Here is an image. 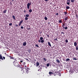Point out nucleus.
<instances>
[{
    "label": "nucleus",
    "instance_id": "f257e3e1",
    "mask_svg": "<svg viewBox=\"0 0 78 78\" xmlns=\"http://www.w3.org/2000/svg\"><path fill=\"white\" fill-rule=\"evenodd\" d=\"M13 63L14 66L17 67L18 69H21L22 72H23L22 73H24L25 71L23 70V68L22 66V65L20 64H19V63L17 62H16V61L13 62Z\"/></svg>",
    "mask_w": 78,
    "mask_h": 78
},
{
    "label": "nucleus",
    "instance_id": "f03ea898",
    "mask_svg": "<svg viewBox=\"0 0 78 78\" xmlns=\"http://www.w3.org/2000/svg\"><path fill=\"white\" fill-rule=\"evenodd\" d=\"M44 38L43 37H40V40H38V42L39 43H44V40H43Z\"/></svg>",
    "mask_w": 78,
    "mask_h": 78
},
{
    "label": "nucleus",
    "instance_id": "7ed1b4c3",
    "mask_svg": "<svg viewBox=\"0 0 78 78\" xmlns=\"http://www.w3.org/2000/svg\"><path fill=\"white\" fill-rule=\"evenodd\" d=\"M24 69H25L26 70V73H28V72H29V70H30V69L29 68H27V66H25L24 67Z\"/></svg>",
    "mask_w": 78,
    "mask_h": 78
},
{
    "label": "nucleus",
    "instance_id": "20e7f679",
    "mask_svg": "<svg viewBox=\"0 0 78 78\" xmlns=\"http://www.w3.org/2000/svg\"><path fill=\"white\" fill-rule=\"evenodd\" d=\"M64 25H65V23H64L63 25L62 26V27H63V29H65V30H67V29L68 28L67 27V26H66V27H65Z\"/></svg>",
    "mask_w": 78,
    "mask_h": 78
},
{
    "label": "nucleus",
    "instance_id": "39448f33",
    "mask_svg": "<svg viewBox=\"0 0 78 78\" xmlns=\"http://www.w3.org/2000/svg\"><path fill=\"white\" fill-rule=\"evenodd\" d=\"M31 5V3H28L27 4V9H30V7Z\"/></svg>",
    "mask_w": 78,
    "mask_h": 78
},
{
    "label": "nucleus",
    "instance_id": "423d86ee",
    "mask_svg": "<svg viewBox=\"0 0 78 78\" xmlns=\"http://www.w3.org/2000/svg\"><path fill=\"white\" fill-rule=\"evenodd\" d=\"M36 66H39L40 65V64L39 63V62H38V61H37V62H36Z\"/></svg>",
    "mask_w": 78,
    "mask_h": 78
},
{
    "label": "nucleus",
    "instance_id": "0eeeda50",
    "mask_svg": "<svg viewBox=\"0 0 78 78\" xmlns=\"http://www.w3.org/2000/svg\"><path fill=\"white\" fill-rule=\"evenodd\" d=\"M0 59H2V60H3V57H2V56L1 55V54H0Z\"/></svg>",
    "mask_w": 78,
    "mask_h": 78
},
{
    "label": "nucleus",
    "instance_id": "6e6552de",
    "mask_svg": "<svg viewBox=\"0 0 78 78\" xmlns=\"http://www.w3.org/2000/svg\"><path fill=\"white\" fill-rule=\"evenodd\" d=\"M48 45L50 46V47H51V44L50 43V42H48Z\"/></svg>",
    "mask_w": 78,
    "mask_h": 78
},
{
    "label": "nucleus",
    "instance_id": "1a4fd4ad",
    "mask_svg": "<svg viewBox=\"0 0 78 78\" xmlns=\"http://www.w3.org/2000/svg\"><path fill=\"white\" fill-rule=\"evenodd\" d=\"M27 45V42H24L23 44V46H25V45Z\"/></svg>",
    "mask_w": 78,
    "mask_h": 78
},
{
    "label": "nucleus",
    "instance_id": "9d476101",
    "mask_svg": "<svg viewBox=\"0 0 78 78\" xmlns=\"http://www.w3.org/2000/svg\"><path fill=\"white\" fill-rule=\"evenodd\" d=\"M74 45L75 47H76V46H77V43H76V42H75L74 43Z\"/></svg>",
    "mask_w": 78,
    "mask_h": 78
},
{
    "label": "nucleus",
    "instance_id": "9b49d317",
    "mask_svg": "<svg viewBox=\"0 0 78 78\" xmlns=\"http://www.w3.org/2000/svg\"><path fill=\"white\" fill-rule=\"evenodd\" d=\"M30 26H27V30H31V28H30Z\"/></svg>",
    "mask_w": 78,
    "mask_h": 78
},
{
    "label": "nucleus",
    "instance_id": "f8f14e48",
    "mask_svg": "<svg viewBox=\"0 0 78 78\" xmlns=\"http://www.w3.org/2000/svg\"><path fill=\"white\" fill-rule=\"evenodd\" d=\"M58 22L59 23H62V20H58Z\"/></svg>",
    "mask_w": 78,
    "mask_h": 78
},
{
    "label": "nucleus",
    "instance_id": "ddd939ff",
    "mask_svg": "<svg viewBox=\"0 0 78 78\" xmlns=\"http://www.w3.org/2000/svg\"><path fill=\"white\" fill-rule=\"evenodd\" d=\"M57 62H58V63H59L60 62V61L59 60H58V59H57L56 60Z\"/></svg>",
    "mask_w": 78,
    "mask_h": 78
},
{
    "label": "nucleus",
    "instance_id": "4468645a",
    "mask_svg": "<svg viewBox=\"0 0 78 78\" xmlns=\"http://www.w3.org/2000/svg\"><path fill=\"white\" fill-rule=\"evenodd\" d=\"M12 18L14 20H16V18L15 17V16H12Z\"/></svg>",
    "mask_w": 78,
    "mask_h": 78
},
{
    "label": "nucleus",
    "instance_id": "2eb2a0df",
    "mask_svg": "<svg viewBox=\"0 0 78 78\" xmlns=\"http://www.w3.org/2000/svg\"><path fill=\"white\" fill-rule=\"evenodd\" d=\"M66 8L67 9H70V7L67 6L66 7Z\"/></svg>",
    "mask_w": 78,
    "mask_h": 78
},
{
    "label": "nucleus",
    "instance_id": "dca6fc26",
    "mask_svg": "<svg viewBox=\"0 0 78 78\" xmlns=\"http://www.w3.org/2000/svg\"><path fill=\"white\" fill-rule=\"evenodd\" d=\"M6 11H7V10H5L4 11H3V13H6Z\"/></svg>",
    "mask_w": 78,
    "mask_h": 78
},
{
    "label": "nucleus",
    "instance_id": "f3484780",
    "mask_svg": "<svg viewBox=\"0 0 78 78\" xmlns=\"http://www.w3.org/2000/svg\"><path fill=\"white\" fill-rule=\"evenodd\" d=\"M49 74H50V75H51V74H53V73L52 72H50L49 73Z\"/></svg>",
    "mask_w": 78,
    "mask_h": 78
},
{
    "label": "nucleus",
    "instance_id": "a211bd4d",
    "mask_svg": "<svg viewBox=\"0 0 78 78\" xmlns=\"http://www.w3.org/2000/svg\"><path fill=\"white\" fill-rule=\"evenodd\" d=\"M76 18H77V19H78V15L77 14H76Z\"/></svg>",
    "mask_w": 78,
    "mask_h": 78
},
{
    "label": "nucleus",
    "instance_id": "6ab92c4d",
    "mask_svg": "<svg viewBox=\"0 0 78 78\" xmlns=\"http://www.w3.org/2000/svg\"><path fill=\"white\" fill-rule=\"evenodd\" d=\"M76 49L77 51V50H78V46H76Z\"/></svg>",
    "mask_w": 78,
    "mask_h": 78
},
{
    "label": "nucleus",
    "instance_id": "aec40b11",
    "mask_svg": "<svg viewBox=\"0 0 78 78\" xmlns=\"http://www.w3.org/2000/svg\"><path fill=\"white\" fill-rule=\"evenodd\" d=\"M70 60V59L69 58H67L66 60V61H69Z\"/></svg>",
    "mask_w": 78,
    "mask_h": 78
},
{
    "label": "nucleus",
    "instance_id": "412c9836",
    "mask_svg": "<svg viewBox=\"0 0 78 78\" xmlns=\"http://www.w3.org/2000/svg\"><path fill=\"white\" fill-rule=\"evenodd\" d=\"M71 2L72 3H73V2H75V0H71Z\"/></svg>",
    "mask_w": 78,
    "mask_h": 78
},
{
    "label": "nucleus",
    "instance_id": "4be33fe9",
    "mask_svg": "<svg viewBox=\"0 0 78 78\" xmlns=\"http://www.w3.org/2000/svg\"><path fill=\"white\" fill-rule=\"evenodd\" d=\"M44 19H45V20H47V19H48L47 17L45 16L44 17Z\"/></svg>",
    "mask_w": 78,
    "mask_h": 78
},
{
    "label": "nucleus",
    "instance_id": "5701e85b",
    "mask_svg": "<svg viewBox=\"0 0 78 78\" xmlns=\"http://www.w3.org/2000/svg\"><path fill=\"white\" fill-rule=\"evenodd\" d=\"M23 20H22L20 22V23H23Z\"/></svg>",
    "mask_w": 78,
    "mask_h": 78
},
{
    "label": "nucleus",
    "instance_id": "b1692460",
    "mask_svg": "<svg viewBox=\"0 0 78 78\" xmlns=\"http://www.w3.org/2000/svg\"><path fill=\"white\" fill-rule=\"evenodd\" d=\"M29 12H32V9H30L29 10Z\"/></svg>",
    "mask_w": 78,
    "mask_h": 78
},
{
    "label": "nucleus",
    "instance_id": "393cba45",
    "mask_svg": "<svg viewBox=\"0 0 78 78\" xmlns=\"http://www.w3.org/2000/svg\"><path fill=\"white\" fill-rule=\"evenodd\" d=\"M28 17H26L25 18V20H28Z\"/></svg>",
    "mask_w": 78,
    "mask_h": 78
},
{
    "label": "nucleus",
    "instance_id": "a878e982",
    "mask_svg": "<svg viewBox=\"0 0 78 78\" xmlns=\"http://www.w3.org/2000/svg\"><path fill=\"white\" fill-rule=\"evenodd\" d=\"M67 19H68V17H66L65 18V20H67Z\"/></svg>",
    "mask_w": 78,
    "mask_h": 78
},
{
    "label": "nucleus",
    "instance_id": "bb28decb",
    "mask_svg": "<svg viewBox=\"0 0 78 78\" xmlns=\"http://www.w3.org/2000/svg\"><path fill=\"white\" fill-rule=\"evenodd\" d=\"M9 58H10V59H13V57H11V56H9Z\"/></svg>",
    "mask_w": 78,
    "mask_h": 78
},
{
    "label": "nucleus",
    "instance_id": "cd10ccee",
    "mask_svg": "<svg viewBox=\"0 0 78 78\" xmlns=\"http://www.w3.org/2000/svg\"><path fill=\"white\" fill-rule=\"evenodd\" d=\"M65 42L66 43H67V42H68V40H67V39H66L65 41Z\"/></svg>",
    "mask_w": 78,
    "mask_h": 78
},
{
    "label": "nucleus",
    "instance_id": "c85d7f7f",
    "mask_svg": "<svg viewBox=\"0 0 78 78\" xmlns=\"http://www.w3.org/2000/svg\"><path fill=\"white\" fill-rule=\"evenodd\" d=\"M50 66V64L49 63H48L47 64V67H48Z\"/></svg>",
    "mask_w": 78,
    "mask_h": 78
},
{
    "label": "nucleus",
    "instance_id": "c756f323",
    "mask_svg": "<svg viewBox=\"0 0 78 78\" xmlns=\"http://www.w3.org/2000/svg\"><path fill=\"white\" fill-rule=\"evenodd\" d=\"M43 59L44 61H47V59H46V58H44Z\"/></svg>",
    "mask_w": 78,
    "mask_h": 78
},
{
    "label": "nucleus",
    "instance_id": "7c9ffc66",
    "mask_svg": "<svg viewBox=\"0 0 78 78\" xmlns=\"http://www.w3.org/2000/svg\"><path fill=\"white\" fill-rule=\"evenodd\" d=\"M35 47H39V45H38V44H36L35 45Z\"/></svg>",
    "mask_w": 78,
    "mask_h": 78
},
{
    "label": "nucleus",
    "instance_id": "2f4dec72",
    "mask_svg": "<svg viewBox=\"0 0 78 78\" xmlns=\"http://www.w3.org/2000/svg\"><path fill=\"white\" fill-rule=\"evenodd\" d=\"M26 17H29V14H27L26 15Z\"/></svg>",
    "mask_w": 78,
    "mask_h": 78
},
{
    "label": "nucleus",
    "instance_id": "473e14b6",
    "mask_svg": "<svg viewBox=\"0 0 78 78\" xmlns=\"http://www.w3.org/2000/svg\"><path fill=\"white\" fill-rule=\"evenodd\" d=\"M65 15H66V14H67V13L66 12H64Z\"/></svg>",
    "mask_w": 78,
    "mask_h": 78
},
{
    "label": "nucleus",
    "instance_id": "72a5a7b5",
    "mask_svg": "<svg viewBox=\"0 0 78 78\" xmlns=\"http://www.w3.org/2000/svg\"><path fill=\"white\" fill-rule=\"evenodd\" d=\"M12 25V23H10L9 24V25L10 26H11Z\"/></svg>",
    "mask_w": 78,
    "mask_h": 78
},
{
    "label": "nucleus",
    "instance_id": "f704fd0d",
    "mask_svg": "<svg viewBox=\"0 0 78 78\" xmlns=\"http://www.w3.org/2000/svg\"><path fill=\"white\" fill-rule=\"evenodd\" d=\"M21 24H22V23L20 22V23L19 24V26H20V25H21Z\"/></svg>",
    "mask_w": 78,
    "mask_h": 78
},
{
    "label": "nucleus",
    "instance_id": "c9c22d12",
    "mask_svg": "<svg viewBox=\"0 0 78 78\" xmlns=\"http://www.w3.org/2000/svg\"><path fill=\"white\" fill-rule=\"evenodd\" d=\"M70 2V0H67V2Z\"/></svg>",
    "mask_w": 78,
    "mask_h": 78
},
{
    "label": "nucleus",
    "instance_id": "e433bc0d",
    "mask_svg": "<svg viewBox=\"0 0 78 78\" xmlns=\"http://www.w3.org/2000/svg\"><path fill=\"white\" fill-rule=\"evenodd\" d=\"M73 60H77V59H76V58H73Z\"/></svg>",
    "mask_w": 78,
    "mask_h": 78
},
{
    "label": "nucleus",
    "instance_id": "4c0bfd02",
    "mask_svg": "<svg viewBox=\"0 0 78 78\" xmlns=\"http://www.w3.org/2000/svg\"><path fill=\"white\" fill-rule=\"evenodd\" d=\"M28 52L29 53H30V52H31V50H28Z\"/></svg>",
    "mask_w": 78,
    "mask_h": 78
},
{
    "label": "nucleus",
    "instance_id": "58836bf2",
    "mask_svg": "<svg viewBox=\"0 0 78 78\" xmlns=\"http://www.w3.org/2000/svg\"><path fill=\"white\" fill-rule=\"evenodd\" d=\"M20 62H21V63H22V62H23V60H21L20 61Z\"/></svg>",
    "mask_w": 78,
    "mask_h": 78
},
{
    "label": "nucleus",
    "instance_id": "ea45409f",
    "mask_svg": "<svg viewBox=\"0 0 78 78\" xmlns=\"http://www.w3.org/2000/svg\"><path fill=\"white\" fill-rule=\"evenodd\" d=\"M21 29H23V26L21 27Z\"/></svg>",
    "mask_w": 78,
    "mask_h": 78
},
{
    "label": "nucleus",
    "instance_id": "a19ab883",
    "mask_svg": "<svg viewBox=\"0 0 78 78\" xmlns=\"http://www.w3.org/2000/svg\"><path fill=\"white\" fill-rule=\"evenodd\" d=\"M67 4L68 5H70V3L69 2L67 3Z\"/></svg>",
    "mask_w": 78,
    "mask_h": 78
},
{
    "label": "nucleus",
    "instance_id": "79ce46f5",
    "mask_svg": "<svg viewBox=\"0 0 78 78\" xmlns=\"http://www.w3.org/2000/svg\"><path fill=\"white\" fill-rule=\"evenodd\" d=\"M54 41H58V39L56 38V39H54Z\"/></svg>",
    "mask_w": 78,
    "mask_h": 78
},
{
    "label": "nucleus",
    "instance_id": "37998d69",
    "mask_svg": "<svg viewBox=\"0 0 78 78\" xmlns=\"http://www.w3.org/2000/svg\"><path fill=\"white\" fill-rule=\"evenodd\" d=\"M47 36H48V38H49V35H48V34H47Z\"/></svg>",
    "mask_w": 78,
    "mask_h": 78
},
{
    "label": "nucleus",
    "instance_id": "c03bdc74",
    "mask_svg": "<svg viewBox=\"0 0 78 78\" xmlns=\"http://www.w3.org/2000/svg\"><path fill=\"white\" fill-rule=\"evenodd\" d=\"M55 14H56V15L57 16H58V13H56Z\"/></svg>",
    "mask_w": 78,
    "mask_h": 78
},
{
    "label": "nucleus",
    "instance_id": "a18cd8bd",
    "mask_svg": "<svg viewBox=\"0 0 78 78\" xmlns=\"http://www.w3.org/2000/svg\"><path fill=\"white\" fill-rule=\"evenodd\" d=\"M15 26L16 27H18V25L17 24H16Z\"/></svg>",
    "mask_w": 78,
    "mask_h": 78
},
{
    "label": "nucleus",
    "instance_id": "49530a36",
    "mask_svg": "<svg viewBox=\"0 0 78 78\" xmlns=\"http://www.w3.org/2000/svg\"><path fill=\"white\" fill-rule=\"evenodd\" d=\"M52 66H53L54 67V66H55V65L53 64L52 65Z\"/></svg>",
    "mask_w": 78,
    "mask_h": 78
},
{
    "label": "nucleus",
    "instance_id": "de8ad7c7",
    "mask_svg": "<svg viewBox=\"0 0 78 78\" xmlns=\"http://www.w3.org/2000/svg\"><path fill=\"white\" fill-rule=\"evenodd\" d=\"M61 33L62 34H64V32H62Z\"/></svg>",
    "mask_w": 78,
    "mask_h": 78
},
{
    "label": "nucleus",
    "instance_id": "09e8293b",
    "mask_svg": "<svg viewBox=\"0 0 78 78\" xmlns=\"http://www.w3.org/2000/svg\"><path fill=\"white\" fill-rule=\"evenodd\" d=\"M10 5H12V2H10Z\"/></svg>",
    "mask_w": 78,
    "mask_h": 78
},
{
    "label": "nucleus",
    "instance_id": "8fccbe9b",
    "mask_svg": "<svg viewBox=\"0 0 78 78\" xmlns=\"http://www.w3.org/2000/svg\"><path fill=\"white\" fill-rule=\"evenodd\" d=\"M26 12V10L24 11V13H25Z\"/></svg>",
    "mask_w": 78,
    "mask_h": 78
},
{
    "label": "nucleus",
    "instance_id": "3c124183",
    "mask_svg": "<svg viewBox=\"0 0 78 78\" xmlns=\"http://www.w3.org/2000/svg\"><path fill=\"white\" fill-rule=\"evenodd\" d=\"M3 58L4 59H5V57H3Z\"/></svg>",
    "mask_w": 78,
    "mask_h": 78
},
{
    "label": "nucleus",
    "instance_id": "603ef678",
    "mask_svg": "<svg viewBox=\"0 0 78 78\" xmlns=\"http://www.w3.org/2000/svg\"><path fill=\"white\" fill-rule=\"evenodd\" d=\"M46 2H47L48 1V0H45Z\"/></svg>",
    "mask_w": 78,
    "mask_h": 78
},
{
    "label": "nucleus",
    "instance_id": "864d4df0",
    "mask_svg": "<svg viewBox=\"0 0 78 78\" xmlns=\"http://www.w3.org/2000/svg\"><path fill=\"white\" fill-rule=\"evenodd\" d=\"M26 59L27 60V61H28V58H27Z\"/></svg>",
    "mask_w": 78,
    "mask_h": 78
},
{
    "label": "nucleus",
    "instance_id": "5fc2aeb1",
    "mask_svg": "<svg viewBox=\"0 0 78 78\" xmlns=\"http://www.w3.org/2000/svg\"><path fill=\"white\" fill-rule=\"evenodd\" d=\"M39 70H40V69H38V71H39Z\"/></svg>",
    "mask_w": 78,
    "mask_h": 78
},
{
    "label": "nucleus",
    "instance_id": "6e6d98bb",
    "mask_svg": "<svg viewBox=\"0 0 78 78\" xmlns=\"http://www.w3.org/2000/svg\"><path fill=\"white\" fill-rule=\"evenodd\" d=\"M77 25H78V23H77Z\"/></svg>",
    "mask_w": 78,
    "mask_h": 78
},
{
    "label": "nucleus",
    "instance_id": "4d7b16f0",
    "mask_svg": "<svg viewBox=\"0 0 78 78\" xmlns=\"http://www.w3.org/2000/svg\"><path fill=\"white\" fill-rule=\"evenodd\" d=\"M12 0V1H14V0Z\"/></svg>",
    "mask_w": 78,
    "mask_h": 78
},
{
    "label": "nucleus",
    "instance_id": "13d9d810",
    "mask_svg": "<svg viewBox=\"0 0 78 78\" xmlns=\"http://www.w3.org/2000/svg\"><path fill=\"white\" fill-rule=\"evenodd\" d=\"M49 23V24H50V23Z\"/></svg>",
    "mask_w": 78,
    "mask_h": 78
},
{
    "label": "nucleus",
    "instance_id": "bf43d9fd",
    "mask_svg": "<svg viewBox=\"0 0 78 78\" xmlns=\"http://www.w3.org/2000/svg\"><path fill=\"white\" fill-rule=\"evenodd\" d=\"M5 0V1H7V0Z\"/></svg>",
    "mask_w": 78,
    "mask_h": 78
},
{
    "label": "nucleus",
    "instance_id": "052dcab7",
    "mask_svg": "<svg viewBox=\"0 0 78 78\" xmlns=\"http://www.w3.org/2000/svg\"><path fill=\"white\" fill-rule=\"evenodd\" d=\"M58 27V26H57V28Z\"/></svg>",
    "mask_w": 78,
    "mask_h": 78
},
{
    "label": "nucleus",
    "instance_id": "680f3d73",
    "mask_svg": "<svg viewBox=\"0 0 78 78\" xmlns=\"http://www.w3.org/2000/svg\"><path fill=\"white\" fill-rule=\"evenodd\" d=\"M60 75H61V74H60Z\"/></svg>",
    "mask_w": 78,
    "mask_h": 78
}]
</instances>
